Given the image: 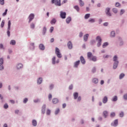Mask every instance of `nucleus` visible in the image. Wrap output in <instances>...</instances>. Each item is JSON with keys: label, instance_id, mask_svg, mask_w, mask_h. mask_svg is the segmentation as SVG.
I'll use <instances>...</instances> for the list:
<instances>
[{"label": "nucleus", "instance_id": "nucleus-32", "mask_svg": "<svg viewBox=\"0 0 127 127\" xmlns=\"http://www.w3.org/2000/svg\"><path fill=\"white\" fill-rule=\"evenodd\" d=\"M46 31H47V29L46 28V27H44L42 31V33L43 35H45Z\"/></svg>", "mask_w": 127, "mask_h": 127}, {"label": "nucleus", "instance_id": "nucleus-46", "mask_svg": "<svg viewBox=\"0 0 127 127\" xmlns=\"http://www.w3.org/2000/svg\"><path fill=\"white\" fill-rule=\"evenodd\" d=\"M16 43V42L15 40H12L10 42V44L11 45H14Z\"/></svg>", "mask_w": 127, "mask_h": 127}, {"label": "nucleus", "instance_id": "nucleus-37", "mask_svg": "<svg viewBox=\"0 0 127 127\" xmlns=\"http://www.w3.org/2000/svg\"><path fill=\"white\" fill-rule=\"evenodd\" d=\"M53 104H57L59 101L57 98H54L52 100Z\"/></svg>", "mask_w": 127, "mask_h": 127}, {"label": "nucleus", "instance_id": "nucleus-16", "mask_svg": "<svg viewBox=\"0 0 127 127\" xmlns=\"http://www.w3.org/2000/svg\"><path fill=\"white\" fill-rule=\"evenodd\" d=\"M80 60L82 64H83V65H84V64H86V61L85 60L84 57L81 56L80 57Z\"/></svg>", "mask_w": 127, "mask_h": 127}, {"label": "nucleus", "instance_id": "nucleus-14", "mask_svg": "<svg viewBox=\"0 0 127 127\" xmlns=\"http://www.w3.org/2000/svg\"><path fill=\"white\" fill-rule=\"evenodd\" d=\"M67 47L68 49H72L73 48V44H72V42L71 41H68V42L67 44Z\"/></svg>", "mask_w": 127, "mask_h": 127}, {"label": "nucleus", "instance_id": "nucleus-7", "mask_svg": "<svg viewBox=\"0 0 127 127\" xmlns=\"http://www.w3.org/2000/svg\"><path fill=\"white\" fill-rule=\"evenodd\" d=\"M23 68V64L21 63L17 64L16 65V69L17 70H21Z\"/></svg>", "mask_w": 127, "mask_h": 127}, {"label": "nucleus", "instance_id": "nucleus-54", "mask_svg": "<svg viewBox=\"0 0 127 127\" xmlns=\"http://www.w3.org/2000/svg\"><path fill=\"white\" fill-rule=\"evenodd\" d=\"M84 35V33L82 32H80L78 35L79 37H80V38L83 37V35Z\"/></svg>", "mask_w": 127, "mask_h": 127}, {"label": "nucleus", "instance_id": "nucleus-15", "mask_svg": "<svg viewBox=\"0 0 127 127\" xmlns=\"http://www.w3.org/2000/svg\"><path fill=\"white\" fill-rule=\"evenodd\" d=\"M88 38H89V34H86L83 36V40L85 42L88 41Z\"/></svg>", "mask_w": 127, "mask_h": 127}, {"label": "nucleus", "instance_id": "nucleus-64", "mask_svg": "<svg viewBox=\"0 0 127 127\" xmlns=\"http://www.w3.org/2000/svg\"><path fill=\"white\" fill-rule=\"evenodd\" d=\"M81 100H82L81 96H78L77 98V102H81Z\"/></svg>", "mask_w": 127, "mask_h": 127}, {"label": "nucleus", "instance_id": "nucleus-25", "mask_svg": "<svg viewBox=\"0 0 127 127\" xmlns=\"http://www.w3.org/2000/svg\"><path fill=\"white\" fill-rule=\"evenodd\" d=\"M71 20H72V18H71V17H67L66 19V23H67V24H69V23H70V22H71Z\"/></svg>", "mask_w": 127, "mask_h": 127}, {"label": "nucleus", "instance_id": "nucleus-57", "mask_svg": "<svg viewBox=\"0 0 127 127\" xmlns=\"http://www.w3.org/2000/svg\"><path fill=\"white\" fill-rule=\"evenodd\" d=\"M110 57V55H104L103 56V58L104 59H107L108 58H109Z\"/></svg>", "mask_w": 127, "mask_h": 127}, {"label": "nucleus", "instance_id": "nucleus-2", "mask_svg": "<svg viewBox=\"0 0 127 127\" xmlns=\"http://www.w3.org/2000/svg\"><path fill=\"white\" fill-rule=\"evenodd\" d=\"M55 54H56L58 58H62V54H61V53L60 52V50H59V48H58V47L56 48Z\"/></svg>", "mask_w": 127, "mask_h": 127}, {"label": "nucleus", "instance_id": "nucleus-10", "mask_svg": "<svg viewBox=\"0 0 127 127\" xmlns=\"http://www.w3.org/2000/svg\"><path fill=\"white\" fill-rule=\"evenodd\" d=\"M118 125L119 121L118 120V119L115 120L114 122L111 123V126H112V127H118Z\"/></svg>", "mask_w": 127, "mask_h": 127}, {"label": "nucleus", "instance_id": "nucleus-12", "mask_svg": "<svg viewBox=\"0 0 127 127\" xmlns=\"http://www.w3.org/2000/svg\"><path fill=\"white\" fill-rule=\"evenodd\" d=\"M113 61L114 63H119V57H118V56L115 55L113 57Z\"/></svg>", "mask_w": 127, "mask_h": 127}, {"label": "nucleus", "instance_id": "nucleus-63", "mask_svg": "<svg viewBox=\"0 0 127 127\" xmlns=\"http://www.w3.org/2000/svg\"><path fill=\"white\" fill-rule=\"evenodd\" d=\"M4 109H8V105L7 104L5 103L3 106Z\"/></svg>", "mask_w": 127, "mask_h": 127}, {"label": "nucleus", "instance_id": "nucleus-59", "mask_svg": "<svg viewBox=\"0 0 127 127\" xmlns=\"http://www.w3.org/2000/svg\"><path fill=\"white\" fill-rule=\"evenodd\" d=\"M0 4L3 5L4 4V0H0Z\"/></svg>", "mask_w": 127, "mask_h": 127}, {"label": "nucleus", "instance_id": "nucleus-48", "mask_svg": "<svg viewBox=\"0 0 127 127\" xmlns=\"http://www.w3.org/2000/svg\"><path fill=\"white\" fill-rule=\"evenodd\" d=\"M3 26H4V20H2L0 24V27H1V28H2Z\"/></svg>", "mask_w": 127, "mask_h": 127}, {"label": "nucleus", "instance_id": "nucleus-35", "mask_svg": "<svg viewBox=\"0 0 127 127\" xmlns=\"http://www.w3.org/2000/svg\"><path fill=\"white\" fill-rule=\"evenodd\" d=\"M125 74L124 73H122L120 74L119 75V79L120 80H122V79H123L124 78V77H125Z\"/></svg>", "mask_w": 127, "mask_h": 127}, {"label": "nucleus", "instance_id": "nucleus-22", "mask_svg": "<svg viewBox=\"0 0 127 127\" xmlns=\"http://www.w3.org/2000/svg\"><path fill=\"white\" fill-rule=\"evenodd\" d=\"M93 57V54L91 52L87 53V58L90 60Z\"/></svg>", "mask_w": 127, "mask_h": 127}, {"label": "nucleus", "instance_id": "nucleus-23", "mask_svg": "<svg viewBox=\"0 0 127 127\" xmlns=\"http://www.w3.org/2000/svg\"><path fill=\"white\" fill-rule=\"evenodd\" d=\"M103 115L104 118H107L108 116H109V112H108V111H105L103 112Z\"/></svg>", "mask_w": 127, "mask_h": 127}, {"label": "nucleus", "instance_id": "nucleus-38", "mask_svg": "<svg viewBox=\"0 0 127 127\" xmlns=\"http://www.w3.org/2000/svg\"><path fill=\"white\" fill-rule=\"evenodd\" d=\"M108 45H109V43L108 42H105L102 45V47L103 48H106V47H107V46H108Z\"/></svg>", "mask_w": 127, "mask_h": 127}, {"label": "nucleus", "instance_id": "nucleus-43", "mask_svg": "<svg viewBox=\"0 0 127 127\" xmlns=\"http://www.w3.org/2000/svg\"><path fill=\"white\" fill-rule=\"evenodd\" d=\"M116 117V113L115 112H112L110 114V117L111 118H115Z\"/></svg>", "mask_w": 127, "mask_h": 127}, {"label": "nucleus", "instance_id": "nucleus-1", "mask_svg": "<svg viewBox=\"0 0 127 127\" xmlns=\"http://www.w3.org/2000/svg\"><path fill=\"white\" fill-rule=\"evenodd\" d=\"M96 41H97V47H100V46L102 45V38H101V36H97L96 38Z\"/></svg>", "mask_w": 127, "mask_h": 127}, {"label": "nucleus", "instance_id": "nucleus-21", "mask_svg": "<svg viewBox=\"0 0 127 127\" xmlns=\"http://www.w3.org/2000/svg\"><path fill=\"white\" fill-rule=\"evenodd\" d=\"M92 83H94V84H98V83H99V79L97 78H93Z\"/></svg>", "mask_w": 127, "mask_h": 127}, {"label": "nucleus", "instance_id": "nucleus-24", "mask_svg": "<svg viewBox=\"0 0 127 127\" xmlns=\"http://www.w3.org/2000/svg\"><path fill=\"white\" fill-rule=\"evenodd\" d=\"M95 22H96V19H95V18H90L88 20V22H90V23H94Z\"/></svg>", "mask_w": 127, "mask_h": 127}, {"label": "nucleus", "instance_id": "nucleus-26", "mask_svg": "<svg viewBox=\"0 0 127 127\" xmlns=\"http://www.w3.org/2000/svg\"><path fill=\"white\" fill-rule=\"evenodd\" d=\"M112 102H117L118 101V96H114L111 99Z\"/></svg>", "mask_w": 127, "mask_h": 127}, {"label": "nucleus", "instance_id": "nucleus-47", "mask_svg": "<svg viewBox=\"0 0 127 127\" xmlns=\"http://www.w3.org/2000/svg\"><path fill=\"white\" fill-rule=\"evenodd\" d=\"M74 9H76L77 11H79L80 10V8H79V6L78 5H75L74 6Z\"/></svg>", "mask_w": 127, "mask_h": 127}, {"label": "nucleus", "instance_id": "nucleus-60", "mask_svg": "<svg viewBox=\"0 0 127 127\" xmlns=\"http://www.w3.org/2000/svg\"><path fill=\"white\" fill-rule=\"evenodd\" d=\"M53 88H54V84H50V86H49V89L50 90H52V89H53Z\"/></svg>", "mask_w": 127, "mask_h": 127}, {"label": "nucleus", "instance_id": "nucleus-45", "mask_svg": "<svg viewBox=\"0 0 127 127\" xmlns=\"http://www.w3.org/2000/svg\"><path fill=\"white\" fill-rule=\"evenodd\" d=\"M4 69V66L3 64H0V71H3Z\"/></svg>", "mask_w": 127, "mask_h": 127}, {"label": "nucleus", "instance_id": "nucleus-61", "mask_svg": "<svg viewBox=\"0 0 127 127\" xmlns=\"http://www.w3.org/2000/svg\"><path fill=\"white\" fill-rule=\"evenodd\" d=\"M40 102V99H39L34 100V103H39Z\"/></svg>", "mask_w": 127, "mask_h": 127}, {"label": "nucleus", "instance_id": "nucleus-55", "mask_svg": "<svg viewBox=\"0 0 127 127\" xmlns=\"http://www.w3.org/2000/svg\"><path fill=\"white\" fill-rule=\"evenodd\" d=\"M115 6H116V7H119V6H121V3H120L119 2H117L115 3Z\"/></svg>", "mask_w": 127, "mask_h": 127}, {"label": "nucleus", "instance_id": "nucleus-39", "mask_svg": "<svg viewBox=\"0 0 127 127\" xmlns=\"http://www.w3.org/2000/svg\"><path fill=\"white\" fill-rule=\"evenodd\" d=\"M78 1L79 2V5L81 6H84V2L83 1V0H78Z\"/></svg>", "mask_w": 127, "mask_h": 127}, {"label": "nucleus", "instance_id": "nucleus-58", "mask_svg": "<svg viewBox=\"0 0 127 127\" xmlns=\"http://www.w3.org/2000/svg\"><path fill=\"white\" fill-rule=\"evenodd\" d=\"M27 102H28V99L24 98V100H23V101L24 104H26L27 103Z\"/></svg>", "mask_w": 127, "mask_h": 127}, {"label": "nucleus", "instance_id": "nucleus-36", "mask_svg": "<svg viewBox=\"0 0 127 127\" xmlns=\"http://www.w3.org/2000/svg\"><path fill=\"white\" fill-rule=\"evenodd\" d=\"M90 44H91V45H94V44H96V40H91L90 42Z\"/></svg>", "mask_w": 127, "mask_h": 127}, {"label": "nucleus", "instance_id": "nucleus-49", "mask_svg": "<svg viewBox=\"0 0 127 127\" xmlns=\"http://www.w3.org/2000/svg\"><path fill=\"white\" fill-rule=\"evenodd\" d=\"M50 114H51V111L50 110L48 109L46 112V114L47 116H50Z\"/></svg>", "mask_w": 127, "mask_h": 127}, {"label": "nucleus", "instance_id": "nucleus-6", "mask_svg": "<svg viewBox=\"0 0 127 127\" xmlns=\"http://www.w3.org/2000/svg\"><path fill=\"white\" fill-rule=\"evenodd\" d=\"M59 62H60L59 59H58L56 61V57H53V58L52 59V64H53V65H55V64H58Z\"/></svg>", "mask_w": 127, "mask_h": 127}, {"label": "nucleus", "instance_id": "nucleus-33", "mask_svg": "<svg viewBox=\"0 0 127 127\" xmlns=\"http://www.w3.org/2000/svg\"><path fill=\"white\" fill-rule=\"evenodd\" d=\"M56 21H57V20H56V19L53 18L51 21L50 23L51 24H55V23H56Z\"/></svg>", "mask_w": 127, "mask_h": 127}, {"label": "nucleus", "instance_id": "nucleus-19", "mask_svg": "<svg viewBox=\"0 0 127 127\" xmlns=\"http://www.w3.org/2000/svg\"><path fill=\"white\" fill-rule=\"evenodd\" d=\"M102 103L103 104H107L108 103V97L104 96L102 99Z\"/></svg>", "mask_w": 127, "mask_h": 127}, {"label": "nucleus", "instance_id": "nucleus-17", "mask_svg": "<svg viewBox=\"0 0 127 127\" xmlns=\"http://www.w3.org/2000/svg\"><path fill=\"white\" fill-rule=\"evenodd\" d=\"M79 64H80V61H77L76 62L74 63L73 67L74 68H78V66H79Z\"/></svg>", "mask_w": 127, "mask_h": 127}, {"label": "nucleus", "instance_id": "nucleus-13", "mask_svg": "<svg viewBox=\"0 0 127 127\" xmlns=\"http://www.w3.org/2000/svg\"><path fill=\"white\" fill-rule=\"evenodd\" d=\"M29 49H30V50H34V49H35V46L34 45V43L31 42L30 43Z\"/></svg>", "mask_w": 127, "mask_h": 127}, {"label": "nucleus", "instance_id": "nucleus-41", "mask_svg": "<svg viewBox=\"0 0 127 127\" xmlns=\"http://www.w3.org/2000/svg\"><path fill=\"white\" fill-rule=\"evenodd\" d=\"M112 11L114 12V13L117 14L118 13V9L116 8H112Z\"/></svg>", "mask_w": 127, "mask_h": 127}, {"label": "nucleus", "instance_id": "nucleus-18", "mask_svg": "<svg viewBox=\"0 0 127 127\" xmlns=\"http://www.w3.org/2000/svg\"><path fill=\"white\" fill-rule=\"evenodd\" d=\"M46 110V105H43L41 109L42 114H45Z\"/></svg>", "mask_w": 127, "mask_h": 127}, {"label": "nucleus", "instance_id": "nucleus-44", "mask_svg": "<svg viewBox=\"0 0 127 127\" xmlns=\"http://www.w3.org/2000/svg\"><path fill=\"white\" fill-rule=\"evenodd\" d=\"M126 12V10H125V9H122L121 10H120V15H123V14H124V13Z\"/></svg>", "mask_w": 127, "mask_h": 127}, {"label": "nucleus", "instance_id": "nucleus-50", "mask_svg": "<svg viewBox=\"0 0 127 127\" xmlns=\"http://www.w3.org/2000/svg\"><path fill=\"white\" fill-rule=\"evenodd\" d=\"M123 98L125 101H127V93H126L123 95Z\"/></svg>", "mask_w": 127, "mask_h": 127}, {"label": "nucleus", "instance_id": "nucleus-20", "mask_svg": "<svg viewBox=\"0 0 127 127\" xmlns=\"http://www.w3.org/2000/svg\"><path fill=\"white\" fill-rule=\"evenodd\" d=\"M119 63H114L113 64V69L114 70H116L118 68V66H119Z\"/></svg>", "mask_w": 127, "mask_h": 127}, {"label": "nucleus", "instance_id": "nucleus-30", "mask_svg": "<svg viewBox=\"0 0 127 127\" xmlns=\"http://www.w3.org/2000/svg\"><path fill=\"white\" fill-rule=\"evenodd\" d=\"M39 48L40 50H44V49H45V47L44 46V45L40 44L39 45Z\"/></svg>", "mask_w": 127, "mask_h": 127}, {"label": "nucleus", "instance_id": "nucleus-29", "mask_svg": "<svg viewBox=\"0 0 127 127\" xmlns=\"http://www.w3.org/2000/svg\"><path fill=\"white\" fill-rule=\"evenodd\" d=\"M32 124L33 127H36V126H37V121H36V120H33Z\"/></svg>", "mask_w": 127, "mask_h": 127}, {"label": "nucleus", "instance_id": "nucleus-8", "mask_svg": "<svg viewBox=\"0 0 127 127\" xmlns=\"http://www.w3.org/2000/svg\"><path fill=\"white\" fill-rule=\"evenodd\" d=\"M34 14L33 13H31L29 16H28V19H29V21L28 23H30L31 22V21H32V20H33L34 19Z\"/></svg>", "mask_w": 127, "mask_h": 127}, {"label": "nucleus", "instance_id": "nucleus-40", "mask_svg": "<svg viewBox=\"0 0 127 127\" xmlns=\"http://www.w3.org/2000/svg\"><path fill=\"white\" fill-rule=\"evenodd\" d=\"M30 28L31 29H34V28H35V24L34 23H32L30 24Z\"/></svg>", "mask_w": 127, "mask_h": 127}, {"label": "nucleus", "instance_id": "nucleus-28", "mask_svg": "<svg viewBox=\"0 0 127 127\" xmlns=\"http://www.w3.org/2000/svg\"><path fill=\"white\" fill-rule=\"evenodd\" d=\"M79 94L78 93V92H74L73 93V97H74V100H77V98L78 97Z\"/></svg>", "mask_w": 127, "mask_h": 127}, {"label": "nucleus", "instance_id": "nucleus-62", "mask_svg": "<svg viewBox=\"0 0 127 127\" xmlns=\"http://www.w3.org/2000/svg\"><path fill=\"white\" fill-rule=\"evenodd\" d=\"M54 30V27H51L50 29V32L51 33H52V32H53V31Z\"/></svg>", "mask_w": 127, "mask_h": 127}, {"label": "nucleus", "instance_id": "nucleus-52", "mask_svg": "<svg viewBox=\"0 0 127 127\" xmlns=\"http://www.w3.org/2000/svg\"><path fill=\"white\" fill-rule=\"evenodd\" d=\"M3 58H0V64H3Z\"/></svg>", "mask_w": 127, "mask_h": 127}, {"label": "nucleus", "instance_id": "nucleus-34", "mask_svg": "<svg viewBox=\"0 0 127 127\" xmlns=\"http://www.w3.org/2000/svg\"><path fill=\"white\" fill-rule=\"evenodd\" d=\"M90 16H91V14L87 13V14L85 15L84 18L85 19H89L90 18Z\"/></svg>", "mask_w": 127, "mask_h": 127}, {"label": "nucleus", "instance_id": "nucleus-56", "mask_svg": "<svg viewBox=\"0 0 127 127\" xmlns=\"http://www.w3.org/2000/svg\"><path fill=\"white\" fill-rule=\"evenodd\" d=\"M6 13H7V9H6L4 12L2 13V16H5V15H6Z\"/></svg>", "mask_w": 127, "mask_h": 127}, {"label": "nucleus", "instance_id": "nucleus-11", "mask_svg": "<svg viewBox=\"0 0 127 127\" xmlns=\"http://www.w3.org/2000/svg\"><path fill=\"white\" fill-rule=\"evenodd\" d=\"M42 82H43V79H42V77H39L37 80V85H41V84H42Z\"/></svg>", "mask_w": 127, "mask_h": 127}, {"label": "nucleus", "instance_id": "nucleus-27", "mask_svg": "<svg viewBox=\"0 0 127 127\" xmlns=\"http://www.w3.org/2000/svg\"><path fill=\"white\" fill-rule=\"evenodd\" d=\"M89 60H90L91 61H93V62H96V61H97V57L92 56Z\"/></svg>", "mask_w": 127, "mask_h": 127}, {"label": "nucleus", "instance_id": "nucleus-42", "mask_svg": "<svg viewBox=\"0 0 127 127\" xmlns=\"http://www.w3.org/2000/svg\"><path fill=\"white\" fill-rule=\"evenodd\" d=\"M96 71H97V68L94 66L91 69L92 73H96Z\"/></svg>", "mask_w": 127, "mask_h": 127}, {"label": "nucleus", "instance_id": "nucleus-4", "mask_svg": "<svg viewBox=\"0 0 127 127\" xmlns=\"http://www.w3.org/2000/svg\"><path fill=\"white\" fill-rule=\"evenodd\" d=\"M11 25V22H10V20H9L8 21V27H7V34L8 37L10 36V32L9 30H10V26Z\"/></svg>", "mask_w": 127, "mask_h": 127}, {"label": "nucleus", "instance_id": "nucleus-53", "mask_svg": "<svg viewBox=\"0 0 127 127\" xmlns=\"http://www.w3.org/2000/svg\"><path fill=\"white\" fill-rule=\"evenodd\" d=\"M59 112H60V110L59 109H57L55 112V114L58 115V114H59Z\"/></svg>", "mask_w": 127, "mask_h": 127}, {"label": "nucleus", "instance_id": "nucleus-9", "mask_svg": "<svg viewBox=\"0 0 127 127\" xmlns=\"http://www.w3.org/2000/svg\"><path fill=\"white\" fill-rule=\"evenodd\" d=\"M60 17H61V18H63V19H65V18H66V12H63L62 11H61L60 12Z\"/></svg>", "mask_w": 127, "mask_h": 127}, {"label": "nucleus", "instance_id": "nucleus-5", "mask_svg": "<svg viewBox=\"0 0 127 127\" xmlns=\"http://www.w3.org/2000/svg\"><path fill=\"white\" fill-rule=\"evenodd\" d=\"M52 3H54L55 5L58 6H60L61 5V0H52Z\"/></svg>", "mask_w": 127, "mask_h": 127}, {"label": "nucleus", "instance_id": "nucleus-3", "mask_svg": "<svg viewBox=\"0 0 127 127\" xmlns=\"http://www.w3.org/2000/svg\"><path fill=\"white\" fill-rule=\"evenodd\" d=\"M105 13L107 16H112V13H111V8L107 7L105 8Z\"/></svg>", "mask_w": 127, "mask_h": 127}, {"label": "nucleus", "instance_id": "nucleus-31", "mask_svg": "<svg viewBox=\"0 0 127 127\" xmlns=\"http://www.w3.org/2000/svg\"><path fill=\"white\" fill-rule=\"evenodd\" d=\"M116 36V32L112 31L111 32L110 37H115Z\"/></svg>", "mask_w": 127, "mask_h": 127}, {"label": "nucleus", "instance_id": "nucleus-51", "mask_svg": "<svg viewBox=\"0 0 127 127\" xmlns=\"http://www.w3.org/2000/svg\"><path fill=\"white\" fill-rule=\"evenodd\" d=\"M119 116H120V118H123L124 116H125L124 112H121L120 113Z\"/></svg>", "mask_w": 127, "mask_h": 127}]
</instances>
